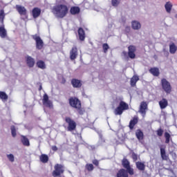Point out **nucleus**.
Masks as SVG:
<instances>
[{"mask_svg": "<svg viewBox=\"0 0 177 177\" xmlns=\"http://www.w3.org/2000/svg\"><path fill=\"white\" fill-rule=\"evenodd\" d=\"M52 13H53L54 16L57 17V19H63V17H66L68 13V7L64 4H58L53 8Z\"/></svg>", "mask_w": 177, "mask_h": 177, "instance_id": "1", "label": "nucleus"}, {"mask_svg": "<svg viewBox=\"0 0 177 177\" xmlns=\"http://www.w3.org/2000/svg\"><path fill=\"white\" fill-rule=\"evenodd\" d=\"M129 106L124 101H120L119 106L115 109L114 114L115 115H121L124 113V110H128Z\"/></svg>", "mask_w": 177, "mask_h": 177, "instance_id": "2", "label": "nucleus"}, {"mask_svg": "<svg viewBox=\"0 0 177 177\" xmlns=\"http://www.w3.org/2000/svg\"><path fill=\"white\" fill-rule=\"evenodd\" d=\"M64 174V167L59 164H56L54 167V171L52 173L53 177L60 176Z\"/></svg>", "mask_w": 177, "mask_h": 177, "instance_id": "3", "label": "nucleus"}, {"mask_svg": "<svg viewBox=\"0 0 177 177\" xmlns=\"http://www.w3.org/2000/svg\"><path fill=\"white\" fill-rule=\"evenodd\" d=\"M65 121L68 124L67 131L69 132H73L77 128V123L71 118L66 117Z\"/></svg>", "mask_w": 177, "mask_h": 177, "instance_id": "4", "label": "nucleus"}, {"mask_svg": "<svg viewBox=\"0 0 177 177\" xmlns=\"http://www.w3.org/2000/svg\"><path fill=\"white\" fill-rule=\"evenodd\" d=\"M122 165L123 167L125 168V169H127V171L129 175L132 176L135 174L133 171V169L132 167H131L129 161H128L127 159L124 158L122 160Z\"/></svg>", "mask_w": 177, "mask_h": 177, "instance_id": "5", "label": "nucleus"}, {"mask_svg": "<svg viewBox=\"0 0 177 177\" xmlns=\"http://www.w3.org/2000/svg\"><path fill=\"white\" fill-rule=\"evenodd\" d=\"M162 89L166 92V93H171L172 87L171 86V83L167 81V79H162L161 80Z\"/></svg>", "mask_w": 177, "mask_h": 177, "instance_id": "6", "label": "nucleus"}, {"mask_svg": "<svg viewBox=\"0 0 177 177\" xmlns=\"http://www.w3.org/2000/svg\"><path fill=\"white\" fill-rule=\"evenodd\" d=\"M43 106L48 107V109H53V103L49 100V96L47 94H44L43 96Z\"/></svg>", "mask_w": 177, "mask_h": 177, "instance_id": "7", "label": "nucleus"}, {"mask_svg": "<svg viewBox=\"0 0 177 177\" xmlns=\"http://www.w3.org/2000/svg\"><path fill=\"white\" fill-rule=\"evenodd\" d=\"M69 103L72 107H74V109H77L78 110L81 109V102L77 98H75V97L71 98L69 100Z\"/></svg>", "mask_w": 177, "mask_h": 177, "instance_id": "8", "label": "nucleus"}, {"mask_svg": "<svg viewBox=\"0 0 177 177\" xmlns=\"http://www.w3.org/2000/svg\"><path fill=\"white\" fill-rule=\"evenodd\" d=\"M32 38L36 41L37 49H42V48H44V41L41 40V37L37 35H35L32 36Z\"/></svg>", "mask_w": 177, "mask_h": 177, "instance_id": "9", "label": "nucleus"}, {"mask_svg": "<svg viewBox=\"0 0 177 177\" xmlns=\"http://www.w3.org/2000/svg\"><path fill=\"white\" fill-rule=\"evenodd\" d=\"M135 52H136V46L131 45L128 47V56L130 59L136 57Z\"/></svg>", "mask_w": 177, "mask_h": 177, "instance_id": "10", "label": "nucleus"}, {"mask_svg": "<svg viewBox=\"0 0 177 177\" xmlns=\"http://www.w3.org/2000/svg\"><path fill=\"white\" fill-rule=\"evenodd\" d=\"M146 111H147V104L145 102H142L138 112L142 114V117H145V115H146Z\"/></svg>", "mask_w": 177, "mask_h": 177, "instance_id": "11", "label": "nucleus"}, {"mask_svg": "<svg viewBox=\"0 0 177 177\" xmlns=\"http://www.w3.org/2000/svg\"><path fill=\"white\" fill-rule=\"evenodd\" d=\"M78 56V50L77 47L73 46L70 51V59L71 60H75Z\"/></svg>", "mask_w": 177, "mask_h": 177, "instance_id": "12", "label": "nucleus"}, {"mask_svg": "<svg viewBox=\"0 0 177 177\" xmlns=\"http://www.w3.org/2000/svg\"><path fill=\"white\" fill-rule=\"evenodd\" d=\"M131 28L136 30H140L142 28V24L138 21L134 20L131 21Z\"/></svg>", "mask_w": 177, "mask_h": 177, "instance_id": "13", "label": "nucleus"}, {"mask_svg": "<svg viewBox=\"0 0 177 177\" xmlns=\"http://www.w3.org/2000/svg\"><path fill=\"white\" fill-rule=\"evenodd\" d=\"M0 37L3 39L8 37V31L5 28V25L0 26Z\"/></svg>", "mask_w": 177, "mask_h": 177, "instance_id": "14", "label": "nucleus"}, {"mask_svg": "<svg viewBox=\"0 0 177 177\" xmlns=\"http://www.w3.org/2000/svg\"><path fill=\"white\" fill-rule=\"evenodd\" d=\"M16 9H17L18 13H19V15H22L24 16L27 13V10L26 9V8H24V6L17 5Z\"/></svg>", "mask_w": 177, "mask_h": 177, "instance_id": "15", "label": "nucleus"}, {"mask_svg": "<svg viewBox=\"0 0 177 177\" xmlns=\"http://www.w3.org/2000/svg\"><path fill=\"white\" fill-rule=\"evenodd\" d=\"M169 53H171V55H175V53H176L177 46H176V44H175V43L171 42L169 45Z\"/></svg>", "mask_w": 177, "mask_h": 177, "instance_id": "16", "label": "nucleus"}, {"mask_svg": "<svg viewBox=\"0 0 177 177\" xmlns=\"http://www.w3.org/2000/svg\"><path fill=\"white\" fill-rule=\"evenodd\" d=\"M117 177H129L128 176V171L125 170L124 169H120L116 175Z\"/></svg>", "mask_w": 177, "mask_h": 177, "instance_id": "17", "label": "nucleus"}, {"mask_svg": "<svg viewBox=\"0 0 177 177\" xmlns=\"http://www.w3.org/2000/svg\"><path fill=\"white\" fill-rule=\"evenodd\" d=\"M159 106L161 110H164V109H167L168 106V100L167 99L163 98L159 102Z\"/></svg>", "mask_w": 177, "mask_h": 177, "instance_id": "18", "label": "nucleus"}, {"mask_svg": "<svg viewBox=\"0 0 177 177\" xmlns=\"http://www.w3.org/2000/svg\"><path fill=\"white\" fill-rule=\"evenodd\" d=\"M97 133L99 135V141H98V145L99 146H103L104 145V143H106V140H104V138H103V136L102 135V131L98 130L97 131Z\"/></svg>", "mask_w": 177, "mask_h": 177, "instance_id": "19", "label": "nucleus"}, {"mask_svg": "<svg viewBox=\"0 0 177 177\" xmlns=\"http://www.w3.org/2000/svg\"><path fill=\"white\" fill-rule=\"evenodd\" d=\"M139 81V76L134 75L130 80L131 86H136V82Z\"/></svg>", "mask_w": 177, "mask_h": 177, "instance_id": "20", "label": "nucleus"}, {"mask_svg": "<svg viewBox=\"0 0 177 177\" xmlns=\"http://www.w3.org/2000/svg\"><path fill=\"white\" fill-rule=\"evenodd\" d=\"M136 165L138 171H143L145 169H146V165L142 162H136Z\"/></svg>", "mask_w": 177, "mask_h": 177, "instance_id": "21", "label": "nucleus"}, {"mask_svg": "<svg viewBox=\"0 0 177 177\" xmlns=\"http://www.w3.org/2000/svg\"><path fill=\"white\" fill-rule=\"evenodd\" d=\"M32 13L34 19H37V17H39V15H41V9L35 8L32 11Z\"/></svg>", "mask_w": 177, "mask_h": 177, "instance_id": "22", "label": "nucleus"}, {"mask_svg": "<svg viewBox=\"0 0 177 177\" xmlns=\"http://www.w3.org/2000/svg\"><path fill=\"white\" fill-rule=\"evenodd\" d=\"M71 84L74 88H81L82 85V84H81V81L77 79L72 80Z\"/></svg>", "mask_w": 177, "mask_h": 177, "instance_id": "23", "label": "nucleus"}, {"mask_svg": "<svg viewBox=\"0 0 177 177\" xmlns=\"http://www.w3.org/2000/svg\"><path fill=\"white\" fill-rule=\"evenodd\" d=\"M26 63L28 67H34V64H35V60H34L32 57L28 56L27 57Z\"/></svg>", "mask_w": 177, "mask_h": 177, "instance_id": "24", "label": "nucleus"}, {"mask_svg": "<svg viewBox=\"0 0 177 177\" xmlns=\"http://www.w3.org/2000/svg\"><path fill=\"white\" fill-rule=\"evenodd\" d=\"M172 3L170 1L166 2L165 5V9L167 13H171V10H172Z\"/></svg>", "mask_w": 177, "mask_h": 177, "instance_id": "25", "label": "nucleus"}, {"mask_svg": "<svg viewBox=\"0 0 177 177\" xmlns=\"http://www.w3.org/2000/svg\"><path fill=\"white\" fill-rule=\"evenodd\" d=\"M149 72L151 74L154 75V77H158V75H160V71L158 70V68H151L149 70Z\"/></svg>", "mask_w": 177, "mask_h": 177, "instance_id": "26", "label": "nucleus"}, {"mask_svg": "<svg viewBox=\"0 0 177 177\" xmlns=\"http://www.w3.org/2000/svg\"><path fill=\"white\" fill-rule=\"evenodd\" d=\"M78 34L80 41H84V39H85V32L84 31V29L82 28H79Z\"/></svg>", "mask_w": 177, "mask_h": 177, "instance_id": "27", "label": "nucleus"}, {"mask_svg": "<svg viewBox=\"0 0 177 177\" xmlns=\"http://www.w3.org/2000/svg\"><path fill=\"white\" fill-rule=\"evenodd\" d=\"M37 66L39 68H41V70H45L46 68V64H45V62L42 60H39L37 62Z\"/></svg>", "mask_w": 177, "mask_h": 177, "instance_id": "28", "label": "nucleus"}, {"mask_svg": "<svg viewBox=\"0 0 177 177\" xmlns=\"http://www.w3.org/2000/svg\"><path fill=\"white\" fill-rule=\"evenodd\" d=\"M21 142H22V145H24V146H26V147L30 146V140H28V138H27L24 136H21Z\"/></svg>", "mask_w": 177, "mask_h": 177, "instance_id": "29", "label": "nucleus"}, {"mask_svg": "<svg viewBox=\"0 0 177 177\" xmlns=\"http://www.w3.org/2000/svg\"><path fill=\"white\" fill-rule=\"evenodd\" d=\"M138 124V118H134L129 122V128L130 129H133V127Z\"/></svg>", "mask_w": 177, "mask_h": 177, "instance_id": "30", "label": "nucleus"}, {"mask_svg": "<svg viewBox=\"0 0 177 177\" xmlns=\"http://www.w3.org/2000/svg\"><path fill=\"white\" fill-rule=\"evenodd\" d=\"M136 136L138 139V140H143V132L140 131V129H138L136 132Z\"/></svg>", "mask_w": 177, "mask_h": 177, "instance_id": "31", "label": "nucleus"}, {"mask_svg": "<svg viewBox=\"0 0 177 177\" xmlns=\"http://www.w3.org/2000/svg\"><path fill=\"white\" fill-rule=\"evenodd\" d=\"M80 9L78 7H72L71 8V15H78L80 13Z\"/></svg>", "mask_w": 177, "mask_h": 177, "instance_id": "32", "label": "nucleus"}, {"mask_svg": "<svg viewBox=\"0 0 177 177\" xmlns=\"http://www.w3.org/2000/svg\"><path fill=\"white\" fill-rule=\"evenodd\" d=\"M10 129L12 138H16L17 136V129L15 126H11Z\"/></svg>", "mask_w": 177, "mask_h": 177, "instance_id": "33", "label": "nucleus"}, {"mask_svg": "<svg viewBox=\"0 0 177 177\" xmlns=\"http://www.w3.org/2000/svg\"><path fill=\"white\" fill-rule=\"evenodd\" d=\"M0 99L1 100H8V95L3 91H0Z\"/></svg>", "mask_w": 177, "mask_h": 177, "instance_id": "34", "label": "nucleus"}, {"mask_svg": "<svg viewBox=\"0 0 177 177\" xmlns=\"http://www.w3.org/2000/svg\"><path fill=\"white\" fill-rule=\"evenodd\" d=\"M49 160L48 156H40V161L41 162L46 163Z\"/></svg>", "mask_w": 177, "mask_h": 177, "instance_id": "35", "label": "nucleus"}, {"mask_svg": "<svg viewBox=\"0 0 177 177\" xmlns=\"http://www.w3.org/2000/svg\"><path fill=\"white\" fill-rule=\"evenodd\" d=\"M93 165L92 164H86V169L88 171V172H92V171L94 169Z\"/></svg>", "mask_w": 177, "mask_h": 177, "instance_id": "36", "label": "nucleus"}, {"mask_svg": "<svg viewBox=\"0 0 177 177\" xmlns=\"http://www.w3.org/2000/svg\"><path fill=\"white\" fill-rule=\"evenodd\" d=\"M3 19H5V12L3 10H0V21L1 23H2V24H3Z\"/></svg>", "mask_w": 177, "mask_h": 177, "instance_id": "37", "label": "nucleus"}, {"mask_svg": "<svg viewBox=\"0 0 177 177\" xmlns=\"http://www.w3.org/2000/svg\"><path fill=\"white\" fill-rule=\"evenodd\" d=\"M165 143H169V140L171 139V135L168 132L165 133Z\"/></svg>", "mask_w": 177, "mask_h": 177, "instance_id": "38", "label": "nucleus"}, {"mask_svg": "<svg viewBox=\"0 0 177 177\" xmlns=\"http://www.w3.org/2000/svg\"><path fill=\"white\" fill-rule=\"evenodd\" d=\"M120 0H111L112 6L117 7L120 5Z\"/></svg>", "mask_w": 177, "mask_h": 177, "instance_id": "39", "label": "nucleus"}, {"mask_svg": "<svg viewBox=\"0 0 177 177\" xmlns=\"http://www.w3.org/2000/svg\"><path fill=\"white\" fill-rule=\"evenodd\" d=\"M102 48H103L104 53H106L107 52L108 49H109V44H104L103 46H102Z\"/></svg>", "mask_w": 177, "mask_h": 177, "instance_id": "40", "label": "nucleus"}, {"mask_svg": "<svg viewBox=\"0 0 177 177\" xmlns=\"http://www.w3.org/2000/svg\"><path fill=\"white\" fill-rule=\"evenodd\" d=\"M162 133H164V131L162 129H159L157 131L158 136H162Z\"/></svg>", "mask_w": 177, "mask_h": 177, "instance_id": "41", "label": "nucleus"}, {"mask_svg": "<svg viewBox=\"0 0 177 177\" xmlns=\"http://www.w3.org/2000/svg\"><path fill=\"white\" fill-rule=\"evenodd\" d=\"M8 160H10V161H11V162H13V161H15L14 156H8Z\"/></svg>", "mask_w": 177, "mask_h": 177, "instance_id": "42", "label": "nucleus"}, {"mask_svg": "<svg viewBox=\"0 0 177 177\" xmlns=\"http://www.w3.org/2000/svg\"><path fill=\"white\" fill-rule=\"evenodd\" d=\"M93 164L96 167H99V160L95 159L93 160Z\"/></svg>", "mask_w": 177, "mask_h": 177, "instance_id": "43", "label": "nucleus"}, {"mask_svg": "<svg viewBox=\"0 0 177 177\" xmlns=\"http://www.w3.org/2000/svg\"><path fill=\"white\" fill-rule=\"evenodd\" d=\"M160 153L161 156H165V149L160 147Z\"/></svg>", "mask_w": 177, "mask_h": 177, "instance_id": "44", "label": "nucleus"}, {"mask_svg": "<svg viewBox=\"0 0 177 177\" xmlns=\"http://www.w3.org/2000/svg\"><path fill=\"white\" fill-rule=\"evenodd\" d=\"M161 157L162 160H165V161H168L169 160V158L168 156H162Z\"/></svg>", "mask_w": 177, "mask_h": 177, "instance_id": "45", "label": "nucleus"}, {"mask_svg": "<svg viewBox=\"0 0 177 177\" xmlns=\"http://www.w3.org/2000/svg\"><path fill=\"white\" fill-rule=\"evenodd\" d=\"M52 150H53V151H57V147H56V146H53V147H52Z\"/></svg>", "mask_w": 177, "mask_h": 177, "instance_id": "46", "label": "nucleus"}, {"mask_svg": "<svg viewBox=\"0 0 177 177\" xmlns=\"http://www.w3.org/2000/svg\"><path fill=\"white\" fill-rule=\"evenodd\" d=\"M88 149H89L90 150H94L95 146H93V145H90V146H88Z\"/></svg>", "mask_w": 177, "mask_h": 177, "instance_id": "47", "label": "nucleus"}, {"mask_svg": "<svg viewBox=\"0 0 177 177\" xmlns=\"http://www.w3.org/2000/svg\"><path fill=\"white\" fill-rule=\"evenodd\" d=\"M122 55H123L124 56H127L128 53H127V51H123V52H122Z\"/></svg>", "mask_w": 177, "mask_h": 177, "instance_id": "48", "label": "nucleus"}, {"mask_svg": "<svg viewBox=\"0 0 177 177\" xmlns=\"http://www.w3.org/2000/svg\"><path fill=\"white\" fill-rule=\"evenodd\" d=\"M126 30H127V31H129V30H131V28L129 27V26H127V27H126Z\"/></svg>", "mask_w": 177, "mask_h": 177, "instance_id": "49", "label": "nucleus"}, {"mask_svg": "<svg viewBox=\"0 0 177 177\" xmlns=\"http://www.w3.org/2000/svg\"><path fill=\"white\" fill-rule=\"evenodd\" d=\"M41 89H42V86L41 85H40L39 91H41Z\"/></svg>", "mask_w": 177, "mask_h": 177, "instance_id": "50", "label": "nucleus"}, {"mask_svg": "<svg viewBox=\"0 0 177 177\" xmlns=\"http://www.w3.org/2000/svg\"><path fill=\"white\" fill-rule=\"evenodd\" d=\"M80 114H83L82 111H80Z\"/></svg>", "mask_w": 177, "mask_h": 177, "instance_id": "51", "label": "nucleus"}, {"mask_svg": "<svg viewBox=\"0 0 177 177\" xmlns=\"http://www.w3.org/2000/svg\"><path fill=\"white\" fill-rule=\"evenodd\" d=\"M41 156H46V154H42Z\"/></svg>", "mask_w": 177, "mask_h": 177, "instance_id": "52", "label": "nucleus"}, {"mask_svg": "<svg viewBox=\"0 0 177 177\" xmlns=\"http://www.w3.org/2000/svg\"><path fill=\"white\" fill-rule=\"evenodd\" d=\"M176 17L177 18V15H176Z\"/></svg>", "mask_w": 177, "mask_h": 177, "instance_id": "53", "label": "nucleus"}, {"mask_svg": "<svg viewBox=\"0 0 177 177\" xmlns=\"http://www.w3.org/2000/svg\"><path fill=\"white\" fill-rule=\"evenodd\" d=\"M9 156H12V154H10Z\"/></svg>", "mask_w": 177, "mask_h": 177, "instance_id": "54", "label": "nucleus"}]
</instances>
